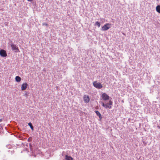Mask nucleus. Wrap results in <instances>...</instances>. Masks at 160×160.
<instances>
[{
  "mask_svg": "<svg viewBox=\"0 0 160 160\" xmlns=\"http://www.w3.org/2000/svg\"><path fill=\"white\" fill-rule=\"evenodd\" d=\"M102 103V106L106 108L111 109L112 108L111 105L112 104V102L111 100H109L108 103L106 104H104L103 102Z\"/></svg>",
  "mask_w": 160,
  "mask_h": 160,
  "instance_id": "nucleus-1",
  "label": "nucleus"
},
{
  "mask_svg": "<svg viewBox=\"0 0 160 160\" xmlns=\"http://www.w3.org/2000/svg\"><path fill=\"white\" fill-rule=\"evenodd\" d=\"M15 79L16 81L18 82H20L21 80V78L18 76H16L15 78Z\"/></svg>",
  "mask_w": 160,
  "mask_h": 160,
  "instance_id": "nucleus-12",
  "label": "nucleus"
},
{
  "mask_svg": "<svg viewBox=\"0 0 160 160\" xmlns=\"http://www.w3.org/2000/svg\"><path fill=\"white\" fill-rule=\"evenodd\" d=\"M83 100L85 103H88L90 101V98L88 95H85L83 96Z\"/></svg>",
  "mask_w": 160,
  "mask_h": 160,
  "instance_id": "nucleus-8",
  "label": "nucleus"
},
{
  "mask_svg": "<svg viewBox=\"0 0 160 160\" xmlns=\"http://www.w3.org/2000/svg\"><path fill=\"white\" fill-rule=\"evenodd\" d=\"M156 11L158 13H160V5H158L156 7Z\"/></svg>",
  "mask_w": 160,
  "mask_h": 160,
  "instance_id": "nucleus-11",
  "label": "nucleus"
},
{
  "mask_svg": "<svg viewBox=\"0 0 160 160\" xmlns=\"http://www.w3.org/2000/svg\"><path fill=\"white\" fill-rule=\"evenodd\" d=\"M65 159L66 160H73V158L72 157L68 155H66Z\"/></svg>",
  "mask_w": 160,
  "mask_h": 160,
  "instance_id": "nucleus-10",
  "label": "nucleus"
},
{
  "mask_svg": "<svg viewBox=\"0 0 160 160\" xmlns=\"http://www.w3.org/2000/svg\"><path fill=\"white\" fill-rule=\"evenodd\" d=\"M111 25V24L109 23H106L102 27L101 30L102 31L107 30L110 28Z\"/></svg>",
  "mask_w": 160,
  "mask_h": 160,
  "instance_id": "nucleus-3",
  "label": "nucleus"
},
{
  "mask_svg": "<svg viewBox=\"0 0 160 160\" xmlns=\"http://www.w3.org/2000/svg\"><path fill=\"white\" fill-rule=\"evenodd\" d=\"M0 55L3 57L7 56V54L5 50L3 49H1L0 50Z\"/></svg>",
  "mask_w": 160,
  "mask_h": 160,
  "instance_id": "nucleus-5",
  "label": "nucleus"
},
{
  "mask_svg": "<svg viewBox=\"0 0 160 160\" xmlns=\"http://www.w3.org/2000/svg\"><path fill=\"white\" fill-rule=\"evenodd\" d=\"M43 25H45L46 26H48V24H47L46 23H42Z\"/></svg>",
  "mask_w": 160,
  "mask_h": 160,
  "instance_id": "nucleus-15",
  "label": "nucleus"
},
{
  "mask_svg": "<svg viewBox=\"0 0 160 160\" xmlns=\"http://www.w3.org/2000/svg\"><path fill=\"white\" fill-rule=\"evenodd\" d=\"M2 121V120L1 119H0V122Z\"/></svg>",
  "mask_w": 160,
  "mask_h": 160,
  "instance_id": "nucleus-17",
  "label": "nucleus"
},
{
  "mask_svg": "<svg viewBox=\"0 0 160 160\" xmlns=\"http://www.w3.org/2000/svg\"><path fill=\"white\" fill-rule=\"evenodd\" d=\"M12 49V50L16 52H19L20 51L18 47L15 44H12L11 45Z\"/></svg>",
  "mask_w": 160,
  "mask_h": 160,
  "instance_id": "nucleus-4",
  "label": "nucleus"
},
{
  "mask_svg": "<svg viewBox=\"0 0 160 160\" xmlns=\"http://www.w3.org/2000/svg\"><path fill=\"white\" fill-rule=\"evenodd\" d=\"M93 86L97 88L101 89L102 87V84L100 82H98L97 81H94L93 83Z\"/></svg>",
  "mask_w": 160,
  "mask_h": 160,
  "instance_id": "nucleus-2",
  "label": "nucleus"
},
{
  "mask_svg": "<svg viewBox=\"0 0 160 160\" xmlns=\"http://www.w3.org/2000/svg\"><path fill=\"white\" fill-rule=\"evenodd\" d=\"M95 25L97 26L98 27H99L100 26L101 24L99 22L97 21L95 23Z\"/></svg>",
  "mask_w": 160,
  "mask_h": 160,
  "instance_id": "nucleus-13",
  "label": "nucleus"
},
{
  "mask_svg": "<svg viewBox=\"0 0 160 160\" xmlns=\"http://www.w3.org/2000/svg\"><path fill=\"white\" fill-rule=\"evenodd\" d=\"M28 85L26 83H22L21 86V89L22 91L25 90L27 88Z\"/></svg>",
  "mask_w": 160,
  "mask_h": 160,
  "instance_id": "nucleus-7",
  "label": "nucleus"
},
{
  "mask_svg": "<svg viewBox=\"0 0 160 160\" xmlns=\"http://www.w3.org/2000/svg\"><path fill=\"white\" fill-rule=\"evenodd\" d=\"M95 112L96 113L97 115L98 116L99 118L100 119H101L102 118V115L98 111H95Z\"/></svg>",
  "mask_w": 160,
  "mask_h": 160,
  "instance_id": "nucleus-9",
  "label": "nucleus"
},
{
  "mask_svg": "<svg viewBox=\"0 0 160 160\" xmlns=\"http://www.w3.org/2000/svg\"><path fill=\"white\" fill-rule=\"evenodd\" d=\"M27 1H30V2H31L33 0H27Z\"/></svg>",
  "mask_w": 160,
  "mask_h": 160,
  "instance_id": "nucleus-16",
  "label": "nucleus"
},
{
  "mask_svg": "<svg viewBox=\"0 0 160 160\" xmlns=\"http://www.w3.org/2000/svg\"><path fill=\"white\" fill-rule=\"evenodd\" d=\"M28 125L31 128L32 130H33V127L31 122H29L28 123Z\"/></svg>",
  "mask_w": 160,
  "mask_h": 160,
  "instance_id": "nucleus-14",
  "label": "nucleus"
},
{
  "mask_svg": "<svg viewBox=\"0 0 160 160\" xmlns=\"http://www.w3.org/2000/svg\"><path fill=\"white\" fill-rule=\"evenodd\" d=\"M101 97L104 100H108L109 98V97L105 93H102Z\"/></svg>",
  "mask_w": 160,
  "mask_h": 160,
  "instance_id": "nucleus-6",
  "label": "nucleus"
}]
</instances>
